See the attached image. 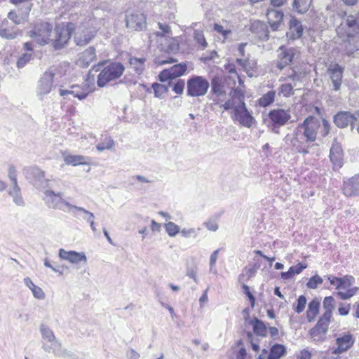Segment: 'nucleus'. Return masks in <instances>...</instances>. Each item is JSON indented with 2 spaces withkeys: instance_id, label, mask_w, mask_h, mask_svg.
Returning a JSON list of instances; mask_svg holds the SVG:
<instances>
[{
  "instance_id": "1",
  "label": "nucleus",
  "mask_w": 359,
  "mask_h": 359,
  "mask_svg": "<svg viewBox=\"0 0 359 359\" xmlns=\"http://www.w3.org/2000/svg\"><path fill=\"white\" fill-rule=\"evenodd\" d=\"M318 129H320V136L325 137L330 133V123L325 118H322V126H320L318 119L313 116H309L295 127L292 133L287 134L283 140L290 147L292 151L307 154L309 152L310 144L317 139Z\"/></svg>"
},
{
  "instance_id": "2",
  "label": "nucleus",
  "mask_w": 359,
  "mask_h": 359,
  "mask_svg": "<svg viewBox=\"0 0 359 359\" xmlns=\"http://www.w3.org/2000/svg\"><path fill=\"white\" fill-rule=\"evenodd\" d=\"M336 32L343 41L352 47L351 52L359 50V18L354 15L346 13L341 18V23L336 28Z\"/></svg>"
},
{
  "instance_id": "3",
  "label": "nucleus",
  "mask_w": 359,
  "mask_h": 359,
  "mask_svg": "<svg viewBox=\"0 0 359 359\" xmlns=\"http://www.w3.org/2000/svg\"><path fill=\"white\" fill-rule=\"evenodd\" d=\"M104 64L105 62H99L94 65L89 72L90 74L93 71H100L97 80V84L100 88L119 79L125 71L124 65L120 62H112L106 66H104Z\"/></svg>"
},
{
  "instance_id": "4",
  "label": "nucleus",
  "mask_w": 359,
  "mask_h": 359,
  "mask_svg": "<svg viewBox=\"0 0 359 359\" xmlns=\"http://www.w3.org/2000/svg\"><path fill=\"white\" fill-rule=\"evenodd\" d=\"M77 25L73 22H63L55 25V37L52 46L55 50H60L66 46L72 34L75 32Z\"/></svg>"
},
{
  "instance_id": "5",
  "label": "nucleus",
  "mask_w": 359,
  "mask_h": 359,
  "mask_svg": "<svg viewBox=\"0 0 359 359\" xmlns=\"http://www.w3.org/2000/svg\"><path fill=\"white\" fill-rule=\"evenodd\" d=\"M40 332L42 338L51 344L50 346L44 344L42 345V348L46 352L50 353L52 351L57 356H65L67 355V350L62 348L60 342L55 339L53 331L48 326L41 325L40 326Z\"/></svg>"
},
{
  "instance_id": "6",
  "label": "nucleus",
  "mask_w": 359,
  "mask_h": 359,
  "mask_svg": "<svg viewBox=\"0 0 359 359\" xmlns=\"http://www.w3.org/2000/svg\"><path fill=\"white\" fill-rule=\"evenodd\" d=\"M268 117L269 118V128L272 133L279 134L280 128L289 121L291 114L289 110L278 108L269 111Z\"/></svg>"
},
{
  "instance_id": "7",
  "label": "nucleus",
  "mask_w": 359,
  "mask_h": 359,
  "mask_svg": "<svg viewBox=\"0 0 359 359\" xmlns=\"http://www.w3.org/2000/svg\"><path fill=\"white\" fill-rule=\"evenodd\" d=\"M187 95L189 97H201L205 95L209 88V81L202 76H192L187 80Z\"/></svg>"
},
{
  "instance_id": "8",
  "label": "nucleus",
  "mask_w": 359,
  "mask_h": 359,
  "mask_svg": "<svg viewBox=\"0 0 359 359\" xmlns=\"http://www.w3.org/2000/svg\"><path fill=\"white\" fill-rule=\"evenodd\" d=\"M53 26L47 22H43L35 25L34 29L30 32V36L40 45H45L49 41L53 42L50 38Z\"/></svg>"
},
{
  "instance_id": "9",
  "label": "nucleus",
  "mask_w": 359,
  "mask_h": 359,
  "mask_svg": "<svg viewBox=\"0 0 359 359\" xmlns=\"http://www.w3.org/2000/svg\"><path fill=\"white\" fill-rule=\"evenodd\" d=\"M44 202L46 205L51 209L60 210L67 212L69 202L63 199V193H55L52 190L47 189L44 192Z\"/></svg>"
},
{
  "instance_id": "10",
  "label": "nucleus",
  "mask_w": 359,
  "mask_h": 359,
  "mask_svg": "<svg viewBox=\"0 0 359 359\" xmlns=\"http://www.w3.org/2000/svg\"><path fill=\"white\" fill-rule=\"evenodd\" d=\"M25 177L35 187L39 188H48L49 180L45 178V172L36 166H32L24 170Z\"/></svg>"
},
{
  "instance_id": "11",
  "label": "nucleus",
  "mask_w": 359,
  "mask_h": 359,
  "mask_svg": "<svg viewBox=\"0 0 359 359\" xmlns=\"http://www.w3.org/2000/svg\"><path fill=\"white\" fill-rule=\"evenodd\" d=\"M232 118L246 128H251L255 119L248 110L245 102L238 104L234 109V114Z\"/></svg>"
},
{
  "instance_id": "12",
  "label": "nucleus",
  "mask_w": 359,
  "mask_h": 359,
  "mask_svg": "<svg viewBox=\"0 0 359 359\" xmlns=\"http://www.w3.org/2000/svg\"><path fill=\"white\" fill-rule=\"evenodd\" d=\"M126 22L128 28L135 30L141 31L146 27V17L144 13L140 11L126 12Z\"/></svg>"
},
{
  "instance_id": "13",
  "label": "nucleus",
  "mask_w": 359,
  "mask_h": 359,
  "mask_svg": "<svg viewBox=\"0 0 359 359\" xmlns=\"http://www.w3.org/2000/svg\"><path fill=\"white\" fill-rule=\"evenodd\" d=\"M278 53L276 65L278 69L283 70L292 64L296 54V50L293 48L281 46L278 48Z\"/></svg>"
},
{
  "instance_id": "14",
  "label": "nucleus",
  "mask_w": 359,
  "mask_h": 359,
  "mask_svg": "<svg viewBox=\"0 0 359 359\" xmlns=\"http://www.w3.org/2000/svg\"><path fill=\"white\" fill-rule=\"evenodd\" d=\"M187 66L185 63H180L173 65L170 68L165 69L161 71L158 77L161 82H165L169 80L175 79L182 76L187 71Z\"/></svg>"
},
{
  "instance_id": "15",
  "label": "nucleus",
  "mask_w": 359,
  "mask_h": 359,
  "mask_svg": "<svg viewBox=\"0 0 359 359\" xmlns=\"http://www.w3.org/2000/svg\"><path fill=\"white\" fill-rule=\"evenodd\" d=\"M54 73L51 71H46L38 82L37 96H43L49 93L53 86Z\"/></svg>"
},
{
  "instance_id": "16",
  "label": "nucleus",
  "mask_w": 359,
  "mask_h": 359,
  "mask_svg": "<svg viewBox=\"0 0 359 359\" xmlns=\"http://www.w3.org/2000/svg\"><path fill=\"white\" fill-rule=\"evenodd\" d=\"M266 17L271 30L273 32L279 30L280 26L283 25L284 17L283 11L269 8L266 12Z\"/></svg>"
},
{
  "instance_id": "17",
  "label": "nucleus",
  "mask_w": 359,
  "mask_h": 359,
  "mask_svg": "<svg viewBox=\"0 0 359 359\" xmlns=\"http://www.w3.org/2000/svg\"><path fill=\"white\" fill-rule=\"evenodd\" d=\"M32 4L26 3L18 10L19 14L15 11H11L8 13V18L12 20L15 25H20L27 20L28 15L31 11Z\"/></svg>"
},
{
  "instance_id": "18",
  "label": "nucleus",
  "mask_w": 359,
  "mask_h": 359,
  "mask_svg": "<svg viewBox=\"0 0 359 359\" xmlns=\"http://www.w3.org/2000/svg\"><path fill=\"white\" fill-rule=\"evenodd\" d=\"M330 158L334 168H339L343 165V151L341 144L334 138L330 151Z\"/></svg>"
},
{
  "instance_id": "19",
  "label": "nucleus",
  "mask_w": 359,
  "mask_h": 359,
  "mask_svg": "<svg viewBox=\"0 0 359 359\" xmlns=\"http://www.w3.org/2000/svg\"><path fill=\"white\" fill-rule=\"evenodd\" d=\"M58 256L60 259L67 260L72 264H79V262H87V257L84 252H78L74 250L66 251L61 248L59 250Z\"/></svg>"
},
{
  "instance_id": "20",
  "label": "nucleus",
  "mask_w": 359,
  "mask_h": 359,
  "mask_svg": "<svg viewBox=\"0 0 359 359\" xmlns=\"http://www.w3.org/2000/svg\"><path fill=\"white\" fill-rule=\"evenodd\" d=\"M327 72L333 84V90H339L342 83L344 68L339 64H335L332 67L328 68Z\"/></svg>"
},
{
  "instance_id": "21",
  "label": "nucleus",
  "mask_w": 359,
  "mask_h": 359,
  "mask_svg": "<svg viewBox=\"0 0 359 359\" xmlns=\"http://www.w3.org/2000/svg\"><path fill=\"white\" fill-rule=\"evenodd\" d=\"M333 121L336 126L339 128H344L350 125L351 130H353L352 113L350 111H341L337 112L333 117Z\"/></svg>"
},
{
  "instance_id": "22",
  "label": "nucleus",
  "mask_w": 359,
  "mask_h": 359,
  "mask_svg": "<svg viewBox=\"0 0 359 359\" xmlns=\"http://www.w3.org/2000/svg\"><path fill=\"white\" fill-rule=\"evenodd\" d=\"M337 347L332 351L334 355L341 354L349 349L354 344L352 334H344L336 339Z\"/></svg>"
},
{
  "instance_id": "23",
  "label": "nucleus",
  "mask_w": 359,
  "mask_h": 359,
  "mask_svg": "<svg viewBox=\"0 0 359 359\" xmlns=\"http://www.w3.org/2000/svg\"><path fill=\"white\" fill-rule=\"evenodd\" d=\"M95 59V48L90 46L79 55L76 65L81 68H87Z\"/></svg>"
},
{
  "instance_id": "24",
  "label": "nucleus",
  "mask_w": 359,
  "mask_h": 359,
  "mask_svg": "<svg viewBox=\"0 0 359 359\" xmlns=\"http://www.w3.org/2000/svg\"><path fill=\"white\" fill-rule=\"evenodd\" d=\"M303 26L302 22L295 18H292L289 22V30L287 32V37L289 40H297L303 34Z\"/></svg>"
},
{
  "instance_id": "25",
  "label": "nucleus",
  "mask_w": 359,
  "mask_h": 359,
  "mask_svg": "<svg viewBox=\"0 0 359 359\" xmlns=\"http://www.w3.org/2000/svg\"><path fill=\"white\" fill-rule=\"evenodd\" d=\"M251 32L256 34L262 41H267L269 38V32L266 23L256 20L251 24Z\"/></svg>"
},
{
  "instance_id": "26",
  "label": "nucleus",
  "mask_w": 359,
  "mask_h": 359,
  "mask_svg": "<svg viewBox=\"0 0 359 359\" xmlns=\"http://www.w3.org/2000/svg\"><path fill=\"white\" fill-rule=\"evenodd\" d=\"M68 205L67 212L72 213L75 217L82 219L87 222L92 219H95V215L93 212L86 210L82 207H79L72 204Z\"/></svg>"
},
{
  "instance_id": "27",
  "label": "nucleus",
  "mask_w": 359,
  "mask_h": 359,
  "mask_svg": "<svg viewBox=\"0 0 359 359\" xmlns=\"http://www.w3.org/2000/svg\"><path fill=\"white\" fill-rule=\"evenodd\" d=\"M343 191L344 194L348 196L359 195V175H355L345 182Z\"/></svg>"
},
{
  "instance_id": "28",
  "label": "nucleus",
  "mask_w": 359,
  "mask_h": 359,
  "mask_svg": "<svg viewBox=\"0 0 359 359\" xmlns=\"http://www.w3.org/2000/svg\"><path fill=\"white\" fill-rule=\"evenodd\" d=\"M224 82L221 76L216 75L211 79V92L217 96H222L225 94Z\"/></svg>"
},
{
  "instance_id": "29",
  "label": "nucleus",
  "mask_w": 359,
  "mask_h": 359,
  "mask_svg": "<svg viewBox=\"0 0 359 359\" xmlns=\"http://www.w3.org/2000/svg\"><path fill=\"white\" fill-rule=\"evenodd\" d=\"M147 59L144 57H136L130 55L128 58V63L130 67L135 72L136 74L140 75L143 73L145 69V62Z\"/></svg>"
},
{
  "instance_id": "30",
  "label": "nucleus",
  "mask_w": 359,
  "mask_h": 359,
  "mask_svg": "<svg viewBox=\"0 0 359 359\" xmlns=\"http://www.w3.org/2000/svg\"><path fill=\"white\" fill-rule=\"evenodd\" d=\"M252 326L253 332L259 337H265L267 336L268 329L264 323L257 318H255L249 322Z\"/></svg>"
},
{
  "instance_id": "31",
  "label": "nucleus",
  "mask_w": 359,
  "mask_h": 359,
  "mask_svg": "<svg viewBox=\"0 0 359 359\" xmlns=\"http://www.w3.org/2000/svg\"><path fill=\"white\" fill-rule=\"evenodd\" d=\"M64 161L67 165L76 166L79 165H86L90 161V158L82 155H67L65 156Z\"/></svg>"
},
{
  "instance_id": "32",
  "label": "nucleus",
  "mask_w": 359,
  "mask_h": 359,
  "mask_svg": "<svg viewBox=\"0 0 359 359\" xmlns=\"http://www.w3.org/2000/svg\"><path fill=\"white\" fill-rule=\"evenodd\" d=\"M287 353L286 347L280 344H273L267 356V359H280Z\"/></svg>"
},
{
  "instance_id": "33",
  "label": "nucleus",
  "mask_w": 359,
  "mask_h": 359,
  "mask_svg": "<svg viewBox=\"0 0 359 359\" xmlns=\"http://www.w3.org/2000/svg\"><path fill=\"white\" fill-rule=\"evenodd\" d=\"M320 301L318 299H312L306 311V318L309 322L314 320L319 312Z\"/></svg>"
},
{
  "instance_id": "34",
  "label": "nucleus",
  "mask_w": 359,
  "mask_h": 359,
  "mask_svg": "<svg viewBox=\"0 0 359 359\" xmlns=\"http://www.w3.org/2000/svg\"><path fill=\"white\" fill-rule=\"evenodd\" d=\"M306 267V264L299 262L296 266H290L287 271L281 272L280 276L284 280L291 279L295 274H299Z\"/></svg>"
},
{
  "instance_id": "35",
  "label": "nucleus",
  "mask_w": 359,
  "mask_h": 359,
  "mask_svg": "<svg viewBox=\"0 0 359 359\" xmlns=\"http://www.w3.org/2000/svg\"><path fill=\"white\" fill-rule=\"evenodd\" d=\"M8 194L13 198V203L18 206H24L25 201L21 196L20 188L18 184H14L10 189Z\"/></svg>"
},
{
  "instance_id": "36",
  "label": "nucleus",
  "mask_w": 359,
  "mask_h": 359,
  "mask_svg": "<svg viewBox=\"0 0 359 359\" xmlns=\"http://www.w3.org/2000/svg\"><path fill=\"white\" fill-rule=\"evenodd\" d=\"M312 0H294L292 7L299 13H305L310 8Z\"/></svg>"
},
{
  "instance_id": "37",
  "label": "nucleus",
  "mask_w": 359,
  "mask_h": 359,
  "mask_svg": "<svg viewBox=\"0 0 359 359\" xmlns=\"http://www.w3.org/2000/svg\"><path fill=\"white\" fill-rule=\"evenodd\" d=\"M24 283L32 290L34 297L39 299L44 298L45 294L42 289L35 285L29 277L24 278Z\"/></svg>"
},
{
  "instance_id": "38",
  "label": "nucleus",
  "mask_w": 359,
  "mask_h": 359,
  "mask_svg": "<svg viewBox=\"0 0 359 359\" xmlns=\"http://www.w3.org/2000/svg\"><path fill=\"white\" fill-rule=\"evenodd\" d=\"M257 69V62L255 59H250L249 57L245 58V65L243 67V70L247 73V74L252 77L253 76L254 72H255Z\"/></svg>"
},
{
  "instance_id": "39",
  "label": "nucleus",
  "mask_w": 359,
  "mask_h": 359,
  "mask_svg": "<svg viewBox=\"0 0 359 359\" xmlns=\"http://www.w3.org/2000/svg\"><path fill=\"white\" fill-rule=\"evenodd\" d=\"M276 91L270 90L263 95L259 100V104L262 107H268L274 102Z\"/></svg>"
},
{
  "instance_id": "40",
  "label": "nucleus",
  "mask_w": 359,
  "mask_h": 359,
  "mask_svg": "<svg viewBox=\"0 0 359 359\" xmlns=\"http://www.w3.org/2000/svg\"><path fill=\"white\" fill-rule=\"evenodd\" d=\"M331 317V316L323 313L322 316H320L315 326L319 327L321 330H323V332L327 333L330 323Z\"/></svg>"
},
{
  "instance_id": "41",
  "label": "nucleus",
  "mask_w": 359,
  "mask_h": 359,
  "mask_svg": "<svg viewBox=\"0 0 359 359\" xmlns=\"http://www.w3.org/2000/svg\"><path fill=\"white\" fill-rule=\"evenodd\" d=\"M151 88L154 90V96L159 99L163 98L165 94L168 90V88L166 86L158 83H154Z\"/></svg>"
},
{
  "instance_id": "42",
  "label": "nucleus",
  "mask_w": 359,
  "mask_h": 359,
  "mask_svg": "<svg viewBox=\"0 0 359 359\" xmlns=\"http://www.w3.org/2000/svg\"><path fill=\"white\" fill-rule=\"evenodd\" d=\"M334 299L332 296L326 297L323 300V309H325L324 314H327L332 316V311L334 309Z\"/></svg>"
},
{
  "instance_id": "43",
  "label": "nucleus",
  "mask_w": 359,
  "mask_h": 359,
  "mask_svg": "<svg viewBox=\"0 0 359 359\" xmlns=\"http://www.w3.org/2000/svg\"><path fill=\"white\" fill-rule=\"evenodd\" d=\"M194 38L197 43L201 46L202 49H205L208 46V43L206 42L203 31L198 29L194 30Z\"/></svg>"
},
{
  "instance_id": "44",
  "label": "nucleus",
  "mask_w": 359,
  "mask_h": 359,
  "mask_svg": "<svg viewBox=\"0 0 359 359\" xmlns=\"http://www.w3.org/2000/svg\"><path fill=\"white\" fill-rule=\"evenodd\" d=\"M114 144V140L110 137H107L102 142L97 144L96 148L99 151H103L105 149H111Z\"/></svg>"
},
{
  "instance_id": "45",
  "label": "nucleus",
  "mask_w": 359,
  "mask_h": 359,
  "mask_svg": "<svg viewBox=\"0 0 359 359\" xmlns=\"http://www.w3.org/2000/svg\"><path fill=\"white\" fill-rule=\"evenodd\" d=\"M358 290V288L357 287H351L349 289H347L345 292L343 291H339L336 292V294L341 299H348L354 296L357 291Z\"/></svg>"
},
{
  "instance_id": "46",
  "label": "nucleus",
  "mask_w": 359,
  "mask_h": 359,
  "mask_svg": "<svg viewBox=\"0 0 359 359\" xmlns=\"http://www.w3.org/2000/svg\"><path fill=\"white\" fill-rule=\"evenodd\" d=\"M165 229L170 237L175 236L180 231V226L172 222L165 224Z\"/></svg>"
},
{
  "instance_id": "47",
  "label": "nucleus",
  "mask_w": 359,
  "mask_h": 359,
  "mask_svg": "<svg viewBox=\"0 0 359 359\" xmlns=\"http://www.w3.org/2000/svg\"><path fill=\"white\" fill-rule=\"evenodd\" d=\"M293 88L291 83H283L278 88V94H282L284 97H288L293 95Z\"/></svg>"
},
{
  "instance_id": "48",
  "label": "nucleus",
  "mask_w": 359,
  "mask_h": 359,
  "mask_svg": "<svg viewBox=\"0 0 359 359\" xmlns=\"http://www.w3.org/2000/svg\"><path fill=\"white\" fill-rule=\"evenodd\" d=\"M326 334V332H323V330L316 326L310 330V334L314 341H323Z\"/></svg>"
},
{
  "instance_id": "49",
  "label": "nucleus",
  "mask_w": 359,
  "mask_h": 359,
  "mask_svg": "<svg viewBox=\"0 0 359 359\" xmlns=\"http://www.w3.org/2000/svg\"><path fill=\"white\" fill-rule=\"evenodd\" d=\"M322 283L323 278L320 276L316 274L309 278V281L306 283V286L308 288L310 289H316L317 288L318 285Z\"/></svg>"
},
{
  "instance_id": "50",
  "label": "nucleus",
  "mask_w": 359,
  "mask_h": 359,
  "mask_svg": "<svg viewBox=\"0 0 359 359\" xmlns=\"http://www.w3.org/2000/svg\"><path fill=\"white\" fill-rule=\"evenodd\" d=\"M93 37V35L90 34H84L83 37L78 36L77 34H76L74 36V41L77 46H83L88 43L92 38Z\"/></svg>"
},
{
  "instance_id": "51",
  "label": "nucleus",
  "mask_w": 359,
  "mask_h": 359,
  "mask_svg": "<svg viewBox=\"0 0 359 359\" xmlns=\"http://www.w3.org/2000/svg\"><path fill=\"white\" fill-rule=\"evenodd\" d=\"M306 301L305 296L300 295L297 299V305L294 308L295 312L297 313H302L305 309Z\"/></svg>"
},
{
  "instance_id": "52",
  "label": "nucleus",
  "mask_w": 359,
  "mask_h": 359,
  "mask_svg": "<svg viewBox=\"0 0 359 359\" xmlns=\"http://www.w3.org/2000/svg\"><path fill=\"white\" fill-rule=\"evenodd\" d=\"M71 88L72 95H73L74 97H77L80 100H84L88 95V93L80 91V87L78 86H72Z\"/></svg>"
},
{
  "instance_id": "53",
  "label": "nucleus",
  "mask_w": 359,
  "mask_h": 359,
  "mask_svg": "<svg viewBox=\"0 0 359 359\" xmlns=\"http://www.w3.org/2000/svg\"><path fill=\"white\" fill-rule=\"evenodd\" d=\"M33 58L32 53L22 54L17 61V67L18 68L24 67Z\"/></svg>"
},
{
  "instance_id": "54",
  "label": "nucleus",
  "mask_w": 359,
  "mask_h": 359,
  "mask_svg": "<svg viewBox=\"0 0 359 359\" xmlns=\"http://www.w3.org/2000/svg\"><path fill=\"white\" fill-rule=\"evenodd\" d=\"M229 96L234 100L237 99L239 102V104L245 102L243 93L238 89L233 88L229 93Z\"/></svg>"
},
{
  "instance_id": "55",
  "label": "nucleus",
  "mask_w": 359,
  "mask_h": 359,
  "mask_svg": "<svg viewBox=\"0 0 359 359\" xmlns=\"http://www.w3.org/2000/svg\"><path fill=\"white\" fill-rule=\"evenodd\" d=\"M341 279L342 282L341 283L340 289H347L353 285L354 281V278L351 276H345L341 278Z\"/></svg>"
},
{
  "instance_id": "56",
  "label": "nucleus",
  "mask_w": 359,
  "mask_h": 359,
  "mask_svg": "<svg viewBox=\"0 0 359 359\" xmlns=\"http://www.w3.org/2000/svg\"><path fill=\"white\" fill-rule=\"evenodd\" d=\"M185 82L182 79H178L177 81L173 85L172 90L179 95H181L184 92Z\"/></svg>"
},
{
  "instance_id": "57",
  "label": "nucleus",
  "mask_w": 359,
  "mask_h": 359,
  "mask_svg": "<svg viewBox=\"0 0 359 359\" xmlns=\"http://www.w3.org/2000/svg\"><path fill=\"white\" fill-rule=\"evenodd\" d=\"M8 176L12 181L13 185L18 184L17 181V171L15 167L13 165H10L8 168Z\"/></svg>"
},
{
  "instance_id": "58",
  "label": "nucleus",
  "mask_w": 359,
  "mask_h": 359,
  "mask_svg": "<svg viewBox=\"0 0 359 359\" xmlns=\"http://www.w3.org/2000/svg\"><path fill=\"white\" fill-rule=\"evenodd\" d=\"M242 288L244 290V293L246 294V296L249 299L251 307L253 308L255 306V296L250 291V288H249V287L247 285L243 284L242 285Z\"/></svg>"
},
{
  "instance_id": "59",
  "label": "nucleus",
  "mask_w": 359,
  "mask_h": 359,
  "mask_svg": "<svg viewBox=\"0 0 359 359\" xmlns=\"http://www.w3.org/2000/svg\"><path fill=\"white\" fill-rule=\"evenodd\" d=\"M292 80L293 81H300V75L293 69H290V72L288 73L287 76L284 79H280L282 81L285 80Z\"/></svg>"
},
{
  "instance_id": "60",
  "label": "nucleus",
  "mask_w": 359,
  "mask_h": 359,
  "mask_svg": "<svg viewBox=\"0 0 359 359\" xmlns=\"http://www.w3.org/2000/svg\"><path fill=\"white\" fill-rule=\"evenodd\" d=\"M182 236L184 238H189L191 236L196 237L198 235V231L194 228L183 229L180 231Z\"/></svg>"
},
{
  "instance_id": "61",
  "label": "nucleus",
  "mask_w": 359,
  "mask_h": 359,
  "mask_svg": "<svg viewBox=\"0 0 359 359\" xmlns=\"http://www.w3.org/2000/svg\"><path fill=\"white\" fill-rule=\"evenodd\" d=\"M16 35H17V34L15 32H11L10 30H8L7 29H5V28L0 29V36L1 37L8 39H13L15 38Z\"/></svg>"
},
{
  "instance_id": "62",
  "label": "nucleus",
  "mask_w": 359,
  "mask_h": 359,
  "mask_svg": "<svg viewBox=\"0 0 359 359\" xmlns=\"http://www.w3.org/2000/svg\"><path fill=\"white\" fill-rule=\"evenodd\" d=\"M236 107L237 105H236L235 100L231 98L226 101L223 104L220 105V107H222L225 111H228L229 109H233L234 111V109Z\"/></svg>"
},
{
  "instance_id": "63",
  "label": "nucleus",
  "mask_w": 359,
  "mask_h": 359,
  "mask_svg": "<svg viewBox=\"0 0 359 359\" xmlns=\"http://www.w3.org/2000/svg\"><path fill=\"white\" fill-rule=\"evenodd\" d=\"M214 29L217 32L222 34L224 38H226L228 36V35L231 33L230 30L224 29V27L222 25H218V24L214 25Z\"/></svg>"
},
{
  "instance_id": "64",
  "label": "nucleus",
  "mask_w": 359,
  "mask_h": 359,
  "mask_svg": "<svg viewBox=\"0 0 359 359\" xmlns=\"http://www.w3.org/2000/svg\"><path fill=\"white\" fill-rule=\"evenodd\" d=\"M353 128L357 126V131L359 133V111L352 114Z\"/></svg>"
}]
</instances>
